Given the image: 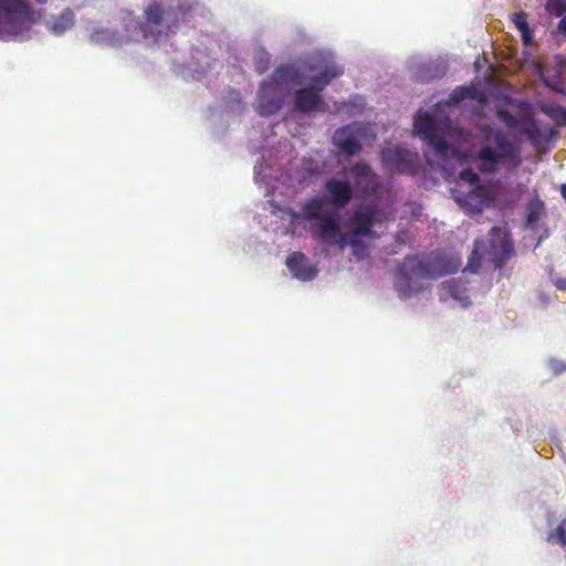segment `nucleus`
<instances>
[{"instance_id":"20","label":"nucleus","mask_w":566,"mask_h":566,"mask_svg":"<svg viewBox=\"0 0 566 566\" xmlns=\"http://www.w3.org/2000/svg\"><path fill=\"white\" fill-rule=\"evenodd\" d=\"M323 203L324 199L319 197L307 200L302 208L304 219L318 222L325 218L323 214Z\"/></svg>"},{"instance_id":"13","label":"nucleus","mask_w":566,"mask_h":566,"mask_svg":"<svg viewBox=\"0 0 566 566\" xmlns=\"http://www.w3.org/2000/svg\"><path fill=\"white\" fill-rule=\"evenodd\" d=\"M334 145L345 155L354 156L361 151V144L354 125L343 126L335 130Z\"/></svg>"},{"instance_id":"28","label":"nucleus","mask_w":566,"mask_h":566,"mask_svg":"<svg viewBox=\"0 0 566 566\" xmlns=\"http://www.w3.org/2000/svg\"><path fill=\"white\" fill-rule=\"evenodd\" d=\"M496 117L505 124L509 128H516L518 126L517 118L507 109L500 108L496 111Z\"/></svg>"},{"instance_id":"22","label":"nucleus","mask_w":566,"mask_h":566,"mask_svg":"<svg viewBox=\"0 0 566 566\" xmlns=\"http://www.w3.org/2000/svg\"><path fill=\"white\" fill-rule=\"evenodd\" d=\"M442 285L448 294L459 301L462 306H468L471 303L470 297L465 294V289L459 281L452 279L443 282Z\"/></svg>"},{"instance_id":"29","label":"nucleus","mask_w":566,"mask_h":566,"mask_svg":"<svg viewBox=\"0 0 566 566\" xmlns=\"http://www.w3.org/2000/svg\"><path fill=\"white\" fill-rule=\"evenodd\" d=\"M512 21L520 32L527 31V29H530L526 13L523 11L514 13Z\"/></svg>"},{"instance_id":"1","label":"nucleus","mask_w":566,"mask_h":566,"mask_svg":"<svg viewBox=\"0 0 566 566\" xmlns=\"http://www.w3.org/2000/svg\"><path fill=\"white\" fill-rule=\"evenodd\" d=\"M461 265L458 256L430 253L424 256L407 255L398 265L395 287L401 297H411L422 290L419 280H436L455 273Z\"/></svg>"},{"instance_id":"26","label":"nucleus","mask_w":566,"mask_h":566,"mask_svg":"<svg viewBox=\"0 0 566 566\" xmlns=\"http://www.w3.org/2000/svg\"><path fill=\"white\" fill-rule=\"evenodd\" d=\"M361 238L363 237H354L350 234L345 238V248L349 245L352 248L353 255L357 260H364L368 256V248L361 241Z\"/></svg>"},{"instance_id":"2","label":"nucleus","mask_w":566,"mask_h":566,"mask_svg":"<svg viewBox=\"0 0 566 566\" xmlns=\"http://www.w3.org/2000/svg\"><path fill=\"white\" fill-rule=\"evenodd\" d=\"M489 247L484 240H475L464 271L476 273L488 258L495 269H501L515 254L510 234L500 227L490 230Z\"/></svg>"},{"instance_id":"7","label":"nucleus","mask_w":566,"mask_h":566,"mask_svg":"<svg viewBox=\"0 0 566 566\" xmlns=\"http://www.w3.org/2000/svg\"><path fill=\"white\" fill-rule=\"evenodd\" d=\"M452 196L458 205L468 213L475 214L490 207L495 199L493 186L470 189H452Z\"/></svg>"},{"instance_id":"3","label":"nucleus","mask_w":566,"mask_h":566,"mask_svg":"<svg viewBox=\"0 0 566 566\" xmlns=\"http://www.w3.org/2000/svg\"><path fill=\"white\" fill-rule=\"evenodd\" d=\"M474 159L480 161L482 171L491 172L500 164L512 163L518 166L522 163L518 148L507 138L501 129L488 128L484 130V140L476 150Z\"/></svg>"},{"instance_id":"39","label":"nucleus","mask_w":566,"mask_h":566,"mask_svg":"<svg viewBox=\"0 0 566 566\" xmlns=\"http://www.w3.org/2000/svg\"><path fill=\"white\" fill-rule=\"evenodd\" d=\"M440 75L438 74H434V75H430L428 77H426L424 75H421V78L422 81H429V80H432V78H436V77H439Z\"/></svg>"},{"instance_id":"8","label":"nucleus","mask_w":566,"mask_h":566,"mask_svg":"<svg viewBox=\"0 0 566 566\" xmlns=\"http://www.w3.org/2000/svg\"><path fill=\"white\" fill-rule=\"evenodd\" d=\"M382 164L392 172L415 176L418 174V155L401 147H388L380 154Z\"/></svg>"},{"instance_id":"5","label":"nucleus","mask_w":566,"mask_h":566,"mask_svg":"<svg viewBox=\"0 0 566 566\" xmlns=\"http://www.w3.org/2000/svg\"><path fill=\"white\" fill-rule=\"evenodd\" d=\"M187 10L178 7L165 8L161 2L153 1L144 10V22L138 23L142 38L157 42L163 33H175L185 21Z\"/></svg>"},{"instance_id":"15","label":"nucleus","mask_w":566,"mask_h":566,"mask_svg":"<svg viewBox=\"0 0 566 566\" xmlns=\"http://www.w3.org/2000/svg\"><path fill=\"white\" fill-rule=\"evenodd\" d=\"M286 266L296 279L302 281H311L318 273L303 252L291 253L286 259Z\"/></svg>"},{"instance_id":"6","label":"nucleus","mask_w":566,"mask_h":566,"mask_svg":"<svg viewBox=\"0 0 566 566\" xmlns=\"http://www.w3.org/2000/svg\"><path fill=\"white\" fill-rule=\"evenodd\" d=\"M413 130L429 146H431L436 155L446 158L451 150L449 143L446 140L441 124L429 113H420L413 122Z\"/></svg>"},{"instance_id":"16","label":"nucleus","mask_w":566,"mask_h":566,"mask_svg":"<svg viewBox=\"0 0 566 566\" xmlns=\"http://www.w3.org/2000/svg\"><path fill=\"white\" fill-rule=\"evenodd\" d=\"M355 184L364 193H374L378 188V177L366 163H357L350 168Z\"/></svg>"},{"instance_id":"41","label":"nucleus","mask_w":566,"mask_h":566,"mask_svg":"<svg viewBox=\"0 0 566 566\" xmlns=\"http://www.w3.org/2000/svg\"><path fill=\"white\" fill-rule=\"evenodd\" d=\"M432 69H437V66H433V65H428V66H427V70H428V71H431Z\"/></svg>"},{"instance_id":"35","label":"nucleus","mask_w":566,"mask_h":566,"mask_svg":"<svg viewBox=\"0 0 566 566\" xmlns=\"http://www.w3.org/2000/svg\"><path fill=\"white\" fill-rule=\"evenodd\" d=\"M526 190L527 187L524 184H517L514 189L516 198L518 199Z\"/></svg>"},{"instance_id":"10","label":"nucleus","mask_w":566,"mask_h":566,"mask_svg":"<svg viewBox=\"0 0 566 566\" xmlns=\"http://www.w3.org/2000/svg\"><path fill=\"white\" fill-rule=\"evenodd\" d=\"M377 222L378 213L374 207H360L356 209L349 218V231L346 233L354 237H366L375 240L378 238L374 231V227Z\"/></svg>"},{"instance_id":"27","label":"nucleus","mask_w":566,"mask_h":566,"mask_svg":"<svg viewBox=\"0 0 566 566\" xmlns=\"http://www.w3.org/2000/svg\"><path fill=\"white\" fill-rule=\"evenodd\" d=\"M545 10L555 17H562L566 12V0H547Z\"/></svg>"},{"instance_id":"21","label":"nucleus","mask_w":566,"mask_h":566,"mask_svg":"<svg viewBox=\"0 0 566 566\" xmlns=\"http://www.w3.org/2000/svg\"><path fill=\"white\" fill-rule=\"evenodd\" d=\"M73 25L74 13L70 9H66L61 12L60 15L54 19V21H52L50 29L54 34L61 35Z\"/></svg>"},{"instance_id":"38","label":"nucleus","mask_w":566,"mask_h":566,"mask_svg":"<svg viewBox=\"0 0 566 566\" xmlns=\"http://www.w3.org/2000/svg\"><path fill=\"white\" fill-rule=\"evenodd\" d=\"M560 195L564 198V200L566 201V184H563L560 186Z\"/></svg>"},{"instance_id":"4","label":"nucleus","mask_w":566,"mask_h":566,"mask_svg":"<svg viewBox=\"0 0 566 566\" xmlns=\"http://www.w3.org/2000/svg\"><path fill=\"white\" fill-rule=\"evenodd\" d=\"M42 19L28 0H0V38L12 40L30 31Z\"/></svg>"},{"instance_id":"33","label":"nucleus","mask_w":566,"mask_h":566,"mask_svg":"<svg viewBox=\"0 0 566 566\" xmlns=\"http://www.w3.org/2000/svg\"><path fill=\"white\" fill-rule=\"evenodd\" d=\"M555 118L559 124L566 125V108L558 107L555 111Z\"/></svg>"},{"instance_id":"14","label":"nucleus","mask_w":566,"mask_h":566,"mask_svg":"<svg viewBox=\"0 0 566 566\" xmlns=\"http://www.w3.org/2000/svg\"><path fill=\"white\" fill-rule=\"evenodd\" d=\"M295 108L301 113L308 114L315 111H324V101L321 94L313 87H303L295 91Z\"/></svg>"},{"instance_id":"24","label":"nucleus","mask_w":566,"mask_h":566,"mask_svg":"<svg viewBox=\"0 0 566 566\" xmlns=\"http://www.w3.org/2000/svg\"><path fill=\"white\" fill-rule=\"evenodd\" d=\"M450 99L453 103H460L464 99L483 101V95L474 86H458L451 94Z\"/></svg>"},{"instance_id":"18","label":"nucleus","mask_w":566,"mask_h":566,"mask_svg":"<svg viewBox=\"0 0 566 566\" xmlns=\"http://www.w3.org/2000/svg\"><path fill=\"white\" fill-rule=\"evenodd\" d=\"M268 80L280 88L283 85H300L303 83L300 67L293 63L280 65Z\"/></svg>"},{"instance_id":"23","label":"nucleus","mask_w":566,"mask_h":566,"mask_svg":"<svg viewBox=\"0 0 566 566\" xmlns=\"http://www.w3.org/2000/svg\"><path fill=\"white\" fill-rule=\"evenodd\" d=\"M489 185L481 184L479 175L472 169H463L457 181L455 189H462L467 187V189L475 188V187H488Z\"/></svg>"},{"instance_id":"11","label":"nucleus","mask_w":566,"mask_h":566,"mask_svg":"<svg viewBox=\"0 0 566 566\" xmlns=\"http://www.w3.org/2000/svg\"><path fill=\"white\" fill-rule=\"evenodd\" d=\"M258 111L268 117L277 113L284 104L282 90L269 80H264L258 92Z\"/></svg>"},{"instance_id":"32","label":"nucleus","mask_w":566,"mask_h":566,"mask_svg":"<svg viewBox=\"0 0 566 566\" xmlns=\"http://www.w3.org/2000/svg\"><path fill=\"white\" fill-rule=\"evenodd\" d=\"M108 40H109L108 32L105 30L95 31L94 33L91 34V41L94 43H103Z\"/></svg>"},{"instance_id":"30","label":"nucleus","mask_w":566,"mask_h":566,"mask_svg":"<svg viewBox=\"0 0 566 566\" xmlns=\"http://www.w3.org/2000/svg\"><path fill=\"white\" fill-rule=\"evenodd\" d=\"M270 66V56L268 53L260 55L255 61V70L259 74H263Z\"/></svg>"},{"instance_id":"17","label":"nucleus","mask_w":566,"mask_h":566,"mask_svg":"<svg viewBox=\"0 0 566 566\" xmlns=\"http://www.w3.org/2000/svg\"><path fill=\"white\" fill-rule=\"evenodd\" d=\"M545 203L538 195V190H532V198L525 206V220L524 226L527 229H538L539 221L545 217Z\"/></svg>"},{"instance_id":"9","label":"nucleus","mask_w":566,"mask_h":566,"mask_svg":"<svg viewBox=\"0 0 566 566\" xmlns=\"http://www.w3.org/2000/svg\"><path fill=\"white\" fill-rule=\"evenodd\" d=\"M310 230L313 238L328 245L337 247L340 251L345 249V238L348 234L342 231L335 214L325 216L321 221L312 223Z\"/></svg>"},{"instance_id":"40","label":"nucleus","mask_w":566,"mask_h":566,"mask_svg":"<svg viewBox=\"0 0 566 566\" xmlns=\"http://www.w3.org/2000/svg\"><path fill=\"white\" fill-rule=\"evenodd\" d=\"M38 4L42 6L48 2V0H34Z\"/></svg>"},{"instance_id":"25","label":"nucleus","mask_w":566,"mask_h":566,"mask_svg":"<svg viewBox=\"0 0 566 566\" xmlns=\"http://www.w3.org/2000/svg\"><path fill=\"white\" fill-rule=\"evenodd\" d=\"M547 544L559 545L566 547V518L562 520L560 523L551 530L545 538Z\"/></svg>"},{"instance_id":"34","label":"nucleus","mask_w":566,"mask_h":566,"mask_svg":"<svg viewBox=\"0 0 566 566\" xmlns=\"http://www.w3.org/2000/svg\"><path fill=\"white\" fill-rule=\"evenodd\" d=\"M522 41L525 45L531 44L533 35L531 29H527V31L521 32Z\"/></svg>"},{"instance_id":"36","label":"nucleus","mask_w":566,"mask_h":566,"mask_svg":"<svg viewBox=\"0 0 566 566\" xmlns=\"http://www.w3.org/2000/svg\"><path fill=\"white\" fill-rule=\"evenodd\" d=\"M558 31L563 33L566 38V15L562 18V20L558 23Z\"/></svg>"},{"instance_id":"31","label":"nucleus","mask_w":566,"mask_h":566,"mask_svg":"<svg viewBox=\"0 0 566 566\" xmlns=\"http://www.w3.org/2000/svg\"><path fill=\"white\" fill-rule=\"evenodd\" d=\"M549 277L558 290L566 291V279L558 276L553 269L549 271Z\"/></svg>"},{"instance_id":"19","label":"nucleus","mask_w":566,"mask_h":566,"mask_svg":"<svg viewBox=\"0 0 566 566\" xmlns=\"http://www.w3.org/2000/svg\"><path fill=\"white\" fill-rule=\"evenodd\" d=\"M343 73L342 66L335 64L326 65L318 75L311 77L312 85L310 87L315 88L321 94L334 78L342 76Z\"/></svg>"},{"instance_id":"12","label":"nucleus","mask_w":566,"mask_h":566,"mask_svg":"<svg viewBox=\"0 0 566 566\" xmlns=\"http://www.w3.org/2000/svg\"><path fill=\"white\" fill-rule=\"evenodd\" d=\"M328 203L336 208L346 207L354 196V190L348 180L331 178L324 186Z\"/></svg>"},{"instance_id":"37","label":"nucleus","mask_w":566,"mask_h":566,"mask_svg":"<svg viewBox=\"0 0 566 566\" xmlns=\"http://www.w3.org/2000/svg\"><path fill=\"white\" fill-rule=\"evenodd\" d=\"M537 133H538V130H537V128H536V127H534V126H533L532 128L527 129V135H528V137H530V138H532V139H533V138H535V135H536Z\"/></svg>"}]
</instances>
